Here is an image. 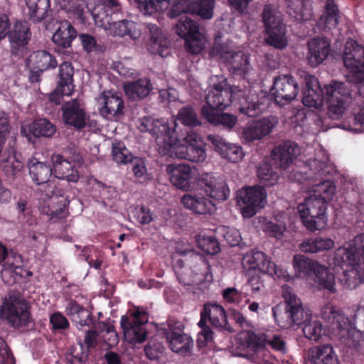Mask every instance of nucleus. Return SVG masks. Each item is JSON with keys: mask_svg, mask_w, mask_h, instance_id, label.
<instances>
[{"mask_svg": "<svg viewBox=\"0 0 364 364\" xmlns=\"http://www.w3.org/2000/svg\"><path fill=\"white\" fill-rule=\"evenodd\" d=\"M321 318L328 323V327L341 340L346 341L353 335L354 331L359 333L364 338V306L358 307L351 319L330 306H325L321 310Z\"/></svg>", "mask_w": 364, "mask_h": 364, "instance_id": "39448f33", "label": "nucleus"}, {"mask_svg": "<svg viewBox=\"0 0 364 364\" xmlns=\"http://www.w3.org/2000/svg\"><path fill=\"white\" fill-rule=\"evenodd\" d=\"M342 58L348 70L347 80L355 85L364 84V46L356 41H347Z\"/></svg>", "mask_w": 364, "mask_h": 364, "instance_id": "1a4fd4ad", "label": "nucleus"}, {"mask_svg": "<svg viewBox=\"0 0 364 364\" xmlns=\"http://www.w3.org/2000/svg\"><path fill=\"white\" fill-rule=\"evenodd\" d=\"M207 140L216 152L232 163L238 162L244 156L240 146L228 143L218 135L210 134L207 136Z\"/></svg>", "mask_w": 364, "mask_h": 364, "instance_id": "a878e982", "label": "nucleus"}, {"mask_svg": "<svg viewBox=\"0 0 364 364\" xmlns=\"http://www.w3.org/2000/svg\"><path fill=\"white\" fill-rule=\"evenodd\" d=\"M307 59L311 67H316L327 58L330 53L329 43L324 39L314 38L308 43Z\"/></svg>", "mask_w": 364, "mask_h": 364, "instance_id": "4c0bfd02", "label": "nucleus"}, {"mask_svg": "<svg viewBox=\"0 0 364 364\" xmlns=\"http://www.w3.org/2000/svg\"><path fill=\"white\" fill-rule=\"evenodd\" d=\"M308 358L311 364H338L337 355L331 344H321L310 348Z\"/></svg>", "mask_w": 364, "mask_h": 364, "instance_id": "c9c22d12", "label": "nucleus"}, {"mask_svg": "<svg viewBox=\"0 0 364 364\" xmlns=\"http://www.w3.org/2000/svg\"><path fill=\"white\" fill-rule=\"evenodd\" d=\"M176 252L183 257V258L173 257V269L178 282L185 285L191 286V279L185 275V272L191 268V263H196V271L200 274V281L210 282L213 280L211 267L208 260L201 255L196 253L192 249H186L183 251L177 250Z\"/></svg>", "mask_w": 364, "mask_h": 364, "instance_id": "0eeeda50", "label": "nucleus"}, {"mask_svg": "<svg viewBox=\"0 0 364 364\" xmlns=\"http://www.w3.org/2000/svg\"><path fill=\"white\" fill-rule=\"evenodd\" d=\"M171 350L181 355H188L193 347V341L186 333L168 334L166 337Z\"/></svg>", "mask_w": 364, "mask_h": 364, "instance_id": "79ce46f5", "label": "nucleus"}, {"mask_svg": "<svg viewBox=\"0 0 364 364\" xmlns=\"http://www.w3.org/2000/svg\"><path fill=\"white\" fill-rule=\"evenodd\" d=\"M209 321L216 328L234 332L235 330L228 322L227 315L224 308L218 304H206L200 312V324L205 325Z\"/></svg>", "mask_w": 364, "mask_h": 364, "instance_id": "5701e85b", "label": "nucleus"}, {"mask_svg": "<svg viewBox=\"0 0 364 364\" xmlns=\"http://www.w3.org/2000/svg\"><path fill=\"white\" fill-rule=\"evenodd\" d=\"M243 264L248 265L249 271L258 272L264 274L266 268L271 262L263 252L253 250L243 257Z\"/></svg>", "mask_w": 364, "mask_h": 364, "instance_id": "37998d69", "label": "nucleus"}, {"mask_svg": "<svg viewBox=\"0 0 364 364\" xmlns=\"http://www.w3.org/2000/svg\"><path fill=\"white\" fill-rule=\"evenodd\" d=\"M300 153V147L296 142L287 140L281 142L272 150L270 163L276 169L287 170Z\"/></svg>", "mask_w": 364, "mask_h": 364, "instance_id": "aec40b11", "label": "nucleus"}, {"mask_svg": "<svg viewBox=\"0 0 364 364\" xmlns=\"http://www.w3.org/2000/svg\"><path fill=\"white\" fill-rule=\"evenodd\" d=\"M104 14L105 12L98 14H92V16L95 23H100V26H103L106 30L109 31L112 35L121 37L129 36L132 39H136L138 37L134 22L128 20L112 22L111 17L107 14L104 18L102 16Z\"/></svg>", "mask_w": 364, "mask_h": 364, "instance_id": "b1692460", "label": "nucleus"}, {"mask_svg": "<svg viewBox=\"0 0 364 364\" xmlns=\"http://www.w3.org/2000/svg\"><path fill=\"white\" fill-rule=\"evenodd\" d=\"M198 246L208 255H214L220 251L219 242L213 236H203L198 240Z\"/></svg>", "mask_w": 364, "mask_h": 364, "instance_id": "052dcab7", "label": "nucleus"}, {"mask_svg": "<svg viewBox=\"0 0 364 364\" xmlns=\"http://www.w3.org/2000/svg\"><path fill=\"white\" fill-rule=\"evenodd\" d=\"M171 124L173 127L161 122V139L163 141L161 149L163 154L196 163L203 161L206 158L204 144L191 135L185 137L181 143L177 137L175 122L172 121Z\"/></svg>", "mask_w": 364, "mask_h": 364, "instance_id": "20e7f679", "label": "nucleus"}, {"mask_svg": "<svg viewBox=\"0 0 364 364\" xmlns=\"http://www.w3.org/2000/svg\"><path fill=\"white\" fill-rule=\"evenodd\" d=\"M126 95L132 100H138L147 96L151 90L150 80L146 78L139 79L124 85Z\"/></svg>", "mask_w": 364, "mask_h": 364, "instance_id": "a18cd8bd", "label": "nucleus"}, {"mask_svg": "<svg viewBox=\"0 0 364 364\" xmlns=\"http://www.w3.org/2000/svg\"><path fill=\"white\" fill-rule=\"evenodd\" d=\"M320 161L316 159H309L305 164V171H303V178L308 181L320 182L314 186L312 195L327 204L333 199L336 192L334 183L325 177L331 175L332 168L328 161Z\"/></svg>", "mask_w": 364, "mask_h": 364, "instance_id": "423d86ee", "label": "nucleus"}, {"mask_svg": "<svg viewBox=\"0 0 364 364\" xmlns=\"http://www.w3.org/2000/svg\"><path fill=\"white\" fill-rule=\"evenodd\" d=\"M77 37V31L68 21H63L53 36V43L59 48L68 49Z\"/></svg>", "mask_w": 364, "mask_h": 364, "instance_id": "a19ab883", "label": "nucleus"}, {"mask_svg": "<svg viewBox=\"0 0 364 364\" xmlns=\"http://www.w3.org/2000/svg\"><path fill=\"white\" fill-rule=\"evenodd\" d=\"M311 0H287V8L293 10L296 16L304 21H309L314 16Z\"/></svg>", "mask_w": 364, "mask_h": 364, "instance_id": "8fccbe9b", "label": "nucleus"}, {"mask_svg": "<svg viewBox=\"0 0 364 364\" xmlns=\"http://www.w3.org/2000/svg\"><path fill=\"white\" fill-rule=\"evenodd\" d=\"M73 68L69 62H64L60 65V80L58 85L60 87L61 92L68 96L71 95L73 90Z\"/></svg>", "mask_w": 364, "mask_h": 364, "instance_id": "09e8293b", "label": "nucleus"}, {"mask_svg": "<svg viewBox=\"0 0 364 364\" xmlns=\"http://www.w3.org/2000/svg\"><path fill=\"white\" fill-rule=\"evenodd\" d=\"M62 3L69 12H73L81 21H85L88 8L83 0H62Z\"/></svg>", "mask_w": 364, "mask_h": 364, "instance_id": "13d9d810", "label": "nucleus"}, {"mask_svg": "<svg viewBox=\"0 0 364 364\" xmlns=\"http://www.w3.org/2000/svg\"><path fill=\"white\" fill-rule=\"evenodd\" d=\"M56 130L55 124L46 118H40L27 126L22 127L21 132L28 138V141H32L33 137L51 138Z\"/></svg>", "mask_w": 364, "mask_h": 364, "instance_id": "c85d7f7f", "label": "nucleus"}, {"mask_svg": "<svg viewBox=\"0 0 364 364\" xmlns=\"http://www.w3.org/2000/svg\"><path fill=\"white\" fill-rule=\"evenodd\" d=\"M304 324L302 331L304 336L314 341H318L325 334V330L319 321H311V315L308 321L301 323Z\"/></svg>", "mask_w": 364, "mask_h": 364, "instance_id": "603ef678", "label": "nucleus"}, {"mask_svg": "<svg viewBox=\"0 0 364 364\" xmlns=\"http://www.w3.org/2000/svg\"><path fill=\"white\" fill-rule=\"evenodd\" d=\"M328 262L333 269L338 267L343 269L345 266L353 268L344 270L341 279L347 289H353L360 283H364V233L337 248Z\"/></svg>", "mask_w": 364, "mask_h": 364, "instance_id": "7ed1b4c3", "label": "nucleus"}, {"mask_svg": "<svg viewBox=\"0 0 364 364\" xmlns=\"http://www.w3.org/2000/svg\"><path fill=\"white\" fill-rule=\"evenodd\" d=\"M1 169L6 180L13 183L20 180L24 172V164L19 154L14 153L12 156L3 162Z\"/></svg>", "mask_w": 364, "mask_h": 364, "instance_id": "58836bf2", "label": "nucleus"}, {"mask_svg": "<svg viewBox=\"0 0 364 364\" xmlns=\"http://www.w3.org/2000/svg\"><path fill=\"white\" fill-rule=\"evenodd\" d=\"M62 117L65 124L80 131L87 125V115L83 105L77 99L65 102L61 107Z\"/></svg>", "mask_w": 364, "mask_h": 364, "instance_id": "4be33fe9", "label": "nucleus"}, {"mask_svg": "<svg viewBox=\"0 0 364 364\" xmlns=\"http://www.w3.org/2000/svg\"><path fill=\"white\" fill-rule=\"evenodd\" d=\"M215 0H173L168 12L171 18H176L181 14L176 25V33L186 41L188 52L192 54L200 53L204 47L202 34L199 31V24L190 15H198L203 19H210L213 16Z\"/></svg>", "mask_w": 364, "mask_h": 364, "instance_id": "f03ea898", "label": "nucleus"}, {"mask_svg": "<svg viewBox=\"0 0 364 364\" xmlns=\"http://www.w3.org/2000/svg\"><path fill=\"white\" fill-rule=\"evenodd\" d=\"M112 156L117 164H127L133 159V155L125 147L123 142L114 141L112 143Z\"/></svg>", "mask_w": 364, "mask_h": 364, "instance_id": "4d7b16f0", "label": "nucleus"}, {"mask_svg": "<svg viewBox=\"0 0 364 364\" xmlns=\"http://www.w3.org/2000/svg\"><path fill=\"white\" fill-rule=\"evenodd\" d=\"M65 311L67 315L70 316L72 322L79 329L84 326L90 327L94 323L92 313L74 300L68 302Z\"/></svg>", "mask_w": 364, "mask_h": 364, "instance_id": "e433bc0d", "label": "nucleus"}, {"mask_svg": "<svg viewBox=\"0 0 364 364\" xmlns=\"http://www.w3.org/2000/svg\"><path fill=\"white\" fill-rule=\"evenodd\" d=\"M274 166L267 163H263L257 168V176L261 183L266 186H272L279 179V173L274 171Z\"/></svg>", "mask_w": 364, "mask_h": 364, "instance_id": "864d4df0", "label": "nucleus"}, {"mask_svg": "<svg viewBox=\"0 0 364 364\" xmlns=\"http://www.w3.org/2000/svg\"><path fill=\"white\" fill-rule=\"evenodd\" d=\"M1 311L14 328L24 331L34 326L30 312L28 311L27 303L23 299H14L11 301L4 302Z\"/></svg>", "mask_w": 364, "mask_h": 364, "instance_id": "ddd939ff", "label": "nucleus"}, {"mask_svg": "<svg viewBox=\"0 0 364 364\" xmlns=\"http://www.w3.org/2000/svg\"><path fill=\"white\" fill-rule=\"evenodd\" d=\"M314 281L320 289L326 290L329 293H335L336 282L334 274L324 265L320 264L314 274Z\"/></svg>", "mask_w": 364, "mask_h": 364, "instance_id": "49530a36", "label": "nucleus"}, {"mask_svg": "<svg viewBox=\"0 0 364 364\" xmlns=\"http://www.w3.org/2000/svg\"><path fill=\"white\" fill-rule=\"evenodd\" d=\"M266 197L265 190L259 186L240 190L237 193V198L238 203L244 205L242 208L243 217H253L259 209L264 207Z\"/></svg>", "mask_w": 364, "mask_h": 364, "instance_id": "f3484780", "label": "nucleus"}, {"mask_svg": "<svg viewBox=\"0 0 364 364\" xmlns=\"http://www.w3.org/2000/svg\"><path fill=\"white\" fill-rule=\"evenodd\" d=\"M272 313L276 323L282 328L287 329L295 326H301L308 321L311 313L305 311L301 300L294 294L285 296V307L280 306L272 308Z\"/></svg>", "mask_w": 364, "mask_h": 364, "instance_id": "6e6552de", "label": "nucleus"}, {"mask_svg": "<svg viewBox=\"0 0 364 364\" xmlns=\"http://www.w3.org/2000/svg\"><path fill=\"white\" fill-rule=\"evenodd\" d=\"M252 340L257 348H263L267 345L274 350L282 353L287 351L286 342L280 336L274 335L271 339H267L265 335L262 337L255 336Z\"/></svg>", "mask_w": 364, "mask_h": 364, "instance_id": "3c124183", "label": "nucleus"}, {"mask_svg": "<svg viewBox=\"0 0 364 364\" xmlns=\"http://www.w3.org/2000/svg\"><path fill=\"white\" fill-rule=\"evenodd\" d=\"M23 259L21 255L10 250L6 257V260L2 264L1 278L5 283L9 284L15 282L16 277L21 274Z\"/></svg>", "mask_w": 364, "mask_h": 364, "instance_id": "72a5a7b5", "label": "nucleus"}, {"mask_svg": "<svg viewBox=\"0 0 364 364\" xmlns=\"http://www.w3.org/2000/svg\"><path fill=\"white\" fill-rule=\"evenodd\" d=\"M325 102L327 106V114L331 119H339L345 112L348 100V91L345 83L333 81L325 86Z\"/></svg>", "mask_w": 364, "mask_h": 364, "instance_id": "f8f14e48", "label": "nucleus"}, {"mask_svg": "<svg viewBox=\"0 0 364 364\" xmlns=\"http://www.w3.org/2000/svg\"><path fill=\"white\" fill-rule=\"evenodd\" d=\"M299 92V84L291 75L282 74L274 77L270 94L276 104L280 106L289 104L296 97Z\"/></svg>", "mask_w": 364, "mask_h": 364, "instance_id": "2eb2a0df", "label": "nucleus"}, {"mask_svg": "<svg viewBox=\"0 0 364 364\" xmlns=\"http://www.w3.org/2000/svg\"><path fill=\"white\" fill-rule=\"evenodd\" d=\"M52 171L55 177L75 183L79 180V173L75 166L60 154H53L51 156Z\"/></svg>", "mask_w": 364, "mask_h": 364, "instance_id": "7c9ffc66", "label": "nucleus"}, {"mask_svg": "<svg viewBox=\"0 0 364 364\" xmlns=\"http://www.w3.org/2000/svg\"><path fill=\"white\" fill-rule=\"evenodd\" d=\"M178 119L181 122L189 127H197L201 124L198 116L191 107H183L178 112Z\"/></svg>", "mask_w": 364, "mask_h": 364, "instance_id": "0e129e2a", "label": "nucleus"}, {"mask_svg": "<svg viewBox=\"0 0 364 364\" xmlns=\"http://www.w3.org/2000/svg\"><path fill=\"white\" fill-rule=\"evenodd\" d=\"M79 347L71 350L70 355L67 357V360L71 364H84L87 360L89 350H85L82 342H79Z\"/></svg>", "mask_w": 364, "mask_h": 364, "instance_id": "338daca9", "label": "nucleus"}, {"mask_svg": "<svg viewBox=\"0 0 364 364\" xmlns=\"http://www.w3.org/2000/svg\"><path fill=\"white\" fill-rule=\"evenodd\" d=\"M326 203L311 195L297 206L303 225L311 232L323 229L326 226Z\"/></svg>", "mask_w": 364, "mask_h": 364, "instance_id": "9d476101", "label": "nucleus"}, {"mask_svg": "<svg viewBox=\"0 0 364 364\" xmlns=\"http://www.w3.org/2000/svg\"><path fill=\"white\" fill-rule=\"evenodd\" d=\"M247 284L251 287L252 295L259 294L264 288V282L259 272L248 271Z\"/></svg>", "mask_w": 364, "mask_h": 364, "instance_id": "774afa93", "label": "nucleus"}, {"mask_svg": "<svg viewBox=\"0 0 364 364\" xmlns=\"http://www.w3.org/2000/svg\"><path fill=\"white\" fill-rule=\"evenodd\" d=\"M27 166L32 181L38 185L46 183L53 175L52 166L48 162L33 158L28 161Z\"/></svg>", "mask_w": 364, "mask_h": 364, "instance_id": "ea45409f", "label": "nucleus"}, {"mask_svg": "<svg viewBox=\"0 0 364 364\" xmlns=\"http://www.w3.org/2000/svg\"><path fill=\"white\" fill-rule=\"evenodd\" d=\"M139 9L145 16H154L159 21V0H134Z\"/></svg>", "mask_w": 364, "mask_h": 364, "instance_id": "bf43d9fd", "label": "nucleus"}, {"mask_svg": "<svg viewBox=\"0 0 364 364\" xmlns=\"http://www.w3.org/2000/svg\"><path fill=\"white\" fill-rule=\"evenodd\" d=\"M26 65L30 68V82L36 83L40 82L44 71L56 68L58 62L49 52L40 50L30 54L26 59Z\"/></svg>", "mask_w": 364, "mask_h": 364, "instance_id": "6ab92c4d", "label": "nucleus"}, {"mask_svg": "<svg viewBox=\"0 0 364 364\" xmlns=\"http://www.w3.org/2000/svg\"><path fill=\"white\" fill-rule=\"evenodd\" d=\"M79 40L82 48L87 53L91 52H103L105 49V46L98 44L95 38L87 33H80L78 36Z\"/></svg>", "mask_w": 364, "mask_h": 364, "instance_id": "69168bd1", "label": "nucleus"}, {"mask_svg": "<svg viewBox=\"0 0 364 364\" xmlns=\"http://www.w3.org/2000/svg\"><path fill=\"white\" fill-rule=\"evenodd\" d=\"M292 263L296 275L301 278L313 276L320 265L318 262L301 255H296Z\"/></svg>", "mask_w": 364, "mask_h": 364, "instance_id": "c03bdc74", "label": "nucleus"}, {"mask_svg": "<svg viewBox=\"0 0 364 364\" xmlns=\"http://www.w3.org/2000/svg\"><path fill=\"white\" fill-rule=\"evenodd\" d=\"M198 184L205 194L214 200H226L230 196V191L227 183L223 180L212 177L208 173L202 175Z\"/></svg>", "mask_w": 364, "mask_h": 364, "instance_id": "bb28decb", "label": "nucleus"}, {"mask_svg": "<svg viewBox=\"0 0 364 364\" xmlns=\"http://www.w3.org/2000/svg\"><path fill=\"white\" fill-rule=\"evenodd\" d=\"M267 37L266 43L277 49H283L287 46L286 28L281 18L277 16L271 5H265L262 11Z\"/></svg>", "mask_w": 364, "mask_h": 364, "instance_id": "9b49d317", "label": "nucleus"}, {"mask_svg": "<svg viewBox=\"0 0 364 364\" xmlns=\"http://www.w3.org/2000/svg\"><path fill=\"white\" fill-rule=\"evenodd\" d=\"M69 203L68 197L65 196L64 191L56 188L48 200L41 203L39 210L48 216L50 220L63 218L66 215V207Z\"/></svg>", "mask_w": 364, "mask_h": 364, "instance_id": "412c9836", "label": "nucleus"}, {"mask_svg": "<svg viewBox=\"0 0 364 364\" xmlns=\"http://www.w3.org/2000/svg\"><path fill=\"white\" fill-rule=\"evenodd\" d=\"M351 112L353 115L354 124L355 125L364 124V97L358 89V95L354 97L350 103Z\"/></svg>", "mask_w": 364, "mask_h": 364, "instance_id": "6e6d98bb", "label": "nucleus"}, {"mask_svg": "<svg viewBox=\"0 0 364 364\" xmlns=\"http://www.w3.org/2000/svg\"><path fill=\"white\" fill-rule=\"evenodd\" d=\"M277 122L275 117H264L250 124L244 129L242 136L249 142L261 139L272 132Z\"/></svg>", "mask_w": 364, "mask_h": 364, "instance_id": "c756f323", "label": "nucleus"}, {"mask_svg": "<svg viewBox=\"0 0 364 364\" xmlns=\"http://www.w3.org/2000/svg\"><path fill=\"white\" fill-rule=\"evenodd\" d=\"M11 58L21 59L28 53L31 31L26 21L16 20L11 25L7 34Z\"/></svg>", "mask_w": 364, "mask_h": 364, "instance_id": "4468645a", "label": "nucleus"}, {"mask_svg": "<svg viewBox=\"0 0 364 364\" xmlns=\"http://www.w3.org/2000/svg\"><path fill=\"white\" fill-rule=\"evenodd\" d=\"M210 54L221 60L234 74L242 75L248 71V57L242 51L228 50L225 45L215 44L211 48Z\"/></svg>", "mask_w": 364, "mask_h": 364, "instance_id": "dca6fc26", "label": "nucleus"}, {"mask_svg": "<svg viewBox=\"0 0 364 364\" xmlns=\"http://www.w3.org/2000/svg\"><path fill=\"white\" fill-rule=\"evenodd\" d=\"M103 106L100 109V114L108 120L119 118L123 115L124 102L121 97L115 95H104L99 99Z\"/></svg>", "mask_w": 364, "mask_h": 364, "instance_id": "f704fd0d", "label": "nucleus"}, {"mask_svg": "<svg viewBox=\"0 0 364 364\" xmlns=\"http://www.w3.org/2000/svg\"><path fill=\"white\" fill-rule=\"evenodd\" d=\"M302 94L304 105L316 109L323 105L326 90L321 88L318 79L314 75H309L305 77V88Z\"/></svg>", "mask_w": 364, "mask_h": 364, "instance_id": "393cba45", "label": "nucleus"}, {"mask_svg": "<svg viewBox=\"0 0 364 364\" xmlns=\"http://www.w3.org/2000/svg\"><path fill=\"white\" fill-rule=\"evenodd\" d=\"M166 170L173 186L183 191L191 188L192 168L188 164H171L166 166Z\"/></svg>", "mask_w": 364, "mask_h": 364, "instance_id": "cd10ccee", "label": "nucleus"}, {"mask_svg": "<svg viewBox=\"0 0 364 364\" xmlns=\"http://www.w3.org/2000/svg\"><path fill=\"white\" fill-rule=\"evenodd\" d=\"M321 3L322 13L319 17V24L328 28H336L343 15L338 4L336 0H321Z\"/></svg>", "mask_w": 364, "mask_h": 364, "instance_id": "473e14b6", "label": "nucleus"}, {"mask_svg": "<svg viewBox=\"0 0 364 364\" xmlns=\"http://www.w3.org/2000/svg\"><path fill=\"white\" fill-rule=\"evenodd\" d=\"M217 232L221 235L224 240L231 247L237 246L241 240L240 233L235 228L221 226L218 228Z\"/></svg>", "mask_w": 364, "mask_h": 364, "instance_id": "680f3d73", "label": "nucleus"}, {"mask_svg": "<svg viewBox=\"0 0 364 364\" xmlns=\"http://www.w3.org/2000/svg\"><path fill=\"white\" fill-rule=\"evenodd\" d=\"M183 206L198 215L213 214L215 210V204L201 195L185 194L181 198Z\"/></svg>", "mask_w": 364, "mask_h": 364, "instance_id": "2f4dec72", "label": "nucleus"}, {"mask_svg": "<svg viewBox=\"0 0 364 364\" xmlns=\"http://www.w3.org/2000/svg\"><path fill=\"white\" fill-rule=\"evenodd\" d=\"M146 322V313L139 310L133 313L132 320L126 316H122L120 324L125 340L132 344L144 342L146 339V332L143 326Z\"/></svg>", "mask_w": 364, "mask_h": 364, "instance_id": "a211bd4d", "label": "nucleus"}, {"mask_svg": "<svg viewBox=\"0 0 364 364\" xmlns=\"http://www.w3.org/2000/svg\"><path fill=\"white\" fill-rule=\"evenodd\" d=\"M334 241L331 238L316 237L304 240L301 244V250L306 253H317L329 250L334 247Z\"/></svg>", "mask_w": 364, "mask_h": 364, "instance_id": "de8ad7c7", "label": "nucleus"}, {"mask_svg": "<svg viewBox=\"0 0 364 364\" xmlns=\"http://www.w3.org/2000/svg\"><path fill=\"white\" fill-rule=\"evenodd\" d=\"M183 323L176 318L170 317L166 321V324L161 323V336L166 337L168 334L184 333Z\"/></svg>", "mask_w": 364, "mask_h": 364, "instance_id": "e2e57ef3", "label": "nucleus"}, {"mask_svg": "<svg viewBox=\"0 0 364 364\" xmlns=\"http://www.w3.org/2000/svg\"><path fill=\"white\" fill-rule=\"evenodd\" d=\"M205 104L201 107V116L213 127L231 131L238 119L236 115L223 112L233 100H237V110L249 117H255L262 113L264 106L254 95H245L237 87L231 86L224 78L206 90Z\"/></svg>", "mask_w": 364, "mask_h": 364, "instance_id": "f257e3e1", "label": "nucleus"}, {"mask_svg": "<svg viewBox=\"0 0 364 364\" xmlns=\"http://www.w3.org/2000/svg\"><path fill=\"white\" fill-rule=\"evenodd\" d=\"M146 31V48L151 54L159 53V28L155 23H145Z\"/></svg>", "mask_w": 364, "mask_h": 364, "instance_id": "5fc2aeb1", "label": "nucleus"}]
</instances>
